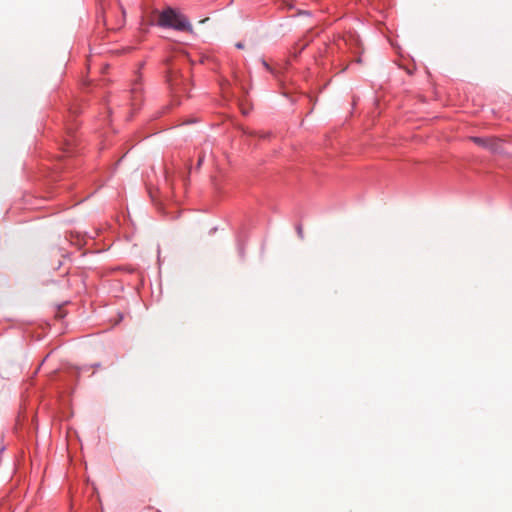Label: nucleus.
<instances>
[{"instance_id":"nucleus-1","label":"nucleus","mask_w":512,"mask_h":512,"mask_svg":"<svg viewBox=\"0 0 512 512\" xmlns=\"http://www.w3.org/2000/svg\"><path fill=\"white\" fill-rule=\"evenodd\" d=\"M158 25L163 28H172L177 31H192V26L188 19L173 8L164 9L158 17Z\"/></svg>"},{"instance_id":"nucleus-2","label":"nucleus","mask_w":512,"mask_h":512,"mask_svg":"<svg viewBox=\"0 0 512 512\" xmlns=\"http://www.w3.org/2000/svg\"><path fill=\"white\" fill-rule=\"evenodd\" d=\"M472 141L481 147H486L491 150H494V146L496 141L494 139L482 138V137H472Z\"/></svg>"},{"instance_id":"nucleus-3","label":"nucleus","mask_w":512,"mask_h":512,"mask_svg":"<svg viewBox=\"0 0 512 512\" xmlns=\"http://www.w3.org/2000/svg\"><path fill=\"white\" fill-rule=\"evenodd\" d=\"M168 81H169V85H170L171 89L174 91V93L177 94V93L182 91V89L178 87L179 84H178V80L177 79H172L171 78Z\"/></svg>"},{"instance_id":"nucleus-4","label":"nucleus","mask_w":512,"mask_h":512,"mask_svg":"<svg viewBox=\"0 0 512 512\" xmlns=\"http://www.w3.org/2000/svg\"><path fill=\"white\" fill-rule=\"evenodd\" d=\"M131 93L134 95L133 103L132 105H136L137 97L140 96V87L135 85V87L131 90Z\"/></svg>"},{"instance_id":"nucleus-5","label":"nucleus","mask_w":512,"mask_h":512,"mask_svg":"<svg viewBox=\"0 0 512 512\" xmlns=\"http://www.w3.org/2000/svg\"><path fill=\"white\" fill-rule=\"evenodd\" d=\"M261 63H262V65H263V67H264L267 71H269V72H273V70H272L271 66L266 62V60H265V59H261Z\"/></svg>"},{"instance_id":"nucleus-6","label":"nucleus","mask_w":512,"mask_h":512,"mask_svg":"<svg viewBox=\"0 0 512 512\" xmlns=\"http://www.w3.org/2000/svg\"><path fill=\"white\" fill-rule=\"evenodd\" d=\"M306 46H307V44H306V43L301 44V45L297 44V47H299V48H298V52H297V53H295V55H294V56H295V57H297V55H298L299 53H301V51H303V50L306 48Z\"/></svg>"},{"instance_id":"nucleus-7","label":"nucleus","mask_w":512,"mask_h":512,"mask_svg":"<svg viewBox=\"0 0 512 512\" xmlns=\"http://www.w3.org/2000/svg\"><path fill=\"white\" fill-rule=\"evenodd\" d=\"M296 229H297V233H298L299 237L303 238V228H302V226L298 225Z\"/></svg>"},{"instance_id":"nucleus-8","label":"nucleus","mask_w":512,"mask_h":512,"mask_svg":"<svg viewBox=\"0 0 512 512\" xmlns=\"http://www.w3.org/2000/svg\"><path fill=\"white\" fill-rule=\"evenodd\" d=\"M203 160H204V156H200L198 159V162H197V168H199L202 165Z\"/></svg>"},{"instance_id":"nucleus-9","label":"nucleus","mask_w":512,"mask_h":512,"mask_svg":"<svg viewBox=\"0 0 512 512\" xmlns=\"http://www.w3.org/2000/svg\"><path fill=\"white\" fill-rule=\"evenodd\" d=\"M235 47H236L237 49H243V48H244V44H243V42H237V43L235 44Z\"/></svg>"}]
</instances>
